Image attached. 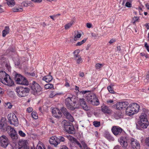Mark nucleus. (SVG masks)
<instances>
[{
  "instance_id": "nucleus-1",
  "label": "nucleus",
  "mask_w": 149,
  "mask_h": 149,
  "mask_svg": "<svg viewBox=\"0 0 149 149\" xmlns=\"http://www.w3.org/2000/svg\"><path fill=\"white\" fill-rule=\"evenodd\" d=\"M0 81L3 84L10 86L13 84V81L9 75L3 71H0Z\"/></svg>"
},
{
  "instance_id": "nucleus-2",
  "label": "nucleus",
  "mask_w": 149,
  "mask_h": 149,
  "mask_svg": "<svg viewBox=\"0 0 149 149\" xmlns=\"http://www.w3.org/2000/svg\"><path fill=\"white\" fill-rule=\"evenodd\" d=\"M141 111L142 113L140 115V127L143 128H146L149 125L146 114L147 112L145 108H143Z\"/></svg>"
},
{
  "instance_id": "nucleus-3",
  "label": "nucleus",
  "mask_w": 149,
  "mask_h": 149,
  "mask_svg": "<svg viewBox=\"0 0 149 149\" xmlns=\"http://www.w3.org/2000/svg\"><path fill=\"white\" fill-rule=\"evenodd\" d=\"M77 103L76 99L74 97H68L65 100V104L68 109L74 110L77 107L75 104Z\"/></svg>"
},
{
  "instance_id": "nucleus-4",
  "label": "nucleus",
  "mask_w": 149,
  "mask_h": 149,
  "mask_svg": "<svg viewBox=\"0 0 149 149\" xmlns=\"http://www.w3.org/2000/svg\"><path fill=\"white\" fill-rule=\"evenodd\" d=\"M29 89L28 88L18 87L16 88V91L17 95L20 97H25L29 93Z\"/></svg>"
},
{
  "instance_id": "nucleus-5",
  "label": "nucleus",
  "mask_w": 149,
  "mask_h": 149,
  "mask_svg": "<svg viewBox=\"0 0 149 149\" xmlns=\"http://www.w3.org/2000/svg\"><path fill=\"white\" fill-rule=\"evenodd\" d=\"M86 99L89 103L93 105L97 106L99 104V100L94 94L91 93L88 94L86 96Z\"/></svg>"
},
{
  "instance_id": "nucleus-6",
  "label": "nucleus",
  "mask_w": 149,
  "mask_h": 149,
  "mask_svg": "<svg viewBox=\"0 0 149 149\" xmlns=\"http://www.w3.org/2000/svg\"><path fill=\"white\" fill-rule=\"evenodd\" d=\"M62 124L63 125V127L65 131L68 133L74 134L75 133L74 128L71 123H70L66 120L63 121Z\"/></svg>"
},
{
  "instance_id": "nucleus-7",
  "label": "nucleus",
  "mask_w": 149,
  "mask_h": 149,
  "mask_svg": "<svg viewBox=\"0 0 149 149\" xmlns=\"http://www.w3.org/2000/svg\"><path fill=\"white\" fill-rule=\"evenodd\" d=\"M14 79L18 84L24 85H28V82L27 79L19 74L15 73Z\"/></svg>"
},
{
  "instance_id": "nucleus-8",
  "label": "nucleus",
  "mask_w": 149,
  "mask_h": 149,
  "mask_svg": "<svg viewBox=\"0 0 149 149\" xmlns=\"http://www.w3.org/2000/svg\"><path fill=\"white\" fill-rule=\"evenodd\" d=\"M32 93L34 95L40 94L42 91V88L35 81H33L31 85Z\"/></svg>"
},
{
  "instance_id": "nucleus-9",
  "label": "nucleus",
  "mask_w": 149,
  "mask_h": 149,
  "mask_svg": "<svg viewBox=\"0 0 149 149\" xmlns=\"http://www.w3.org/2000/svg\"><path fill=\"white\" fill-rule=\"evenodd\" d=\"M8 118L10 124L15 126L18 125L19 123L18 120L14 113H10L8 114Z\"/></svg>"
},
{
  "instance_id": "nucleus-10",
  "label": "nucleus",
  "mask_w": 149,
  "mask_h": 149,
  "mask_svg": "<svg viewBox=\"0 0 149 149\" xmlns=\"http://www.w3.org/2000/svg\"><path fill=\"white\" fill-rule=\"evenodd\" d=\"M128 142L133 149H140V144L136 139L131 138L129 139Z\"/></svg>"
},
{
  "instance_id": "nucleus-11",
  "label": "nucleus",
  "mask_w": 149,
  "mask_h": 149,
  "mask_svg": "<svg viewBox=\"0 0 149 149\" xmlns=\"http://www.w3.org/2000/svg\"><path fill=\"white\" fill-rule=\"evenodd\" d=\"M111 130L113 134L116 136L121 135L124 132V130L122 128L118 126H113Z\"/></svg>"
},
{
  "instance_id": "nucleus-12",
  "label": "nucleus",
  "mask_w": 149,
  "mask_h": 149,
  "mask_svg": "<svg viewBox=\"0 0 149 149\" xmlns=\"http://www.w3.org/2000/svg\"><path fill=\"white\" fill-rule=\"evenodd\" d=\"M61 111L67 119L71 122L73 121L74 120L73 117L71 114L67 111V109L65 108L62 107L61 109Z\"/></svg>"
},
{
  "instance_id": "nucleus-13",
  "label": "nucleus",
  "mask_w": 149,
  "mask_h": 149,
  "mask_svg": "<svg viewBox=\"0 0 149 149\" xmlns=\"http://www.w3.org/2000/svg\"><path fill=\"white\" fill-rule=\"evenodd\" d=\"M8 144V139L6 136L3 135L0 137V145L1 146L6 148Z\"/></svg>"
},
{
  "instance_id": "nucleus-14",
  "label": "nucleus",
  "mask_w": 149,
  "mask_h": 149,
  "mask_svg": "<svg viewBox=\"0 0 149 149\" xmlns=\"http://www.w3.org/2000/svg\"><path fill=\"white\" fill-rule=\"evenodd\" d=\"M7 129H10V131L9 135L12 139L16 141L18 138V135L15 130L10 126L7 127Z\"/></svg>"
},
{
  "instance_id": "nucleus-15",
  "label": "nucleus",
  "mask_w": 149,
  "mask_h": 149,
  "mask_svg": "<svg viewBox=\"0 0 149 149\" xmlns=\"http://www.w3.org/2000/svg\"><path fill=\"white\" fill-rule=\"evenodd\" d=\"M118 141L124 148H126L128 146L127 139L125 136H121L118 139Z\"/></svg>"
},
{
  "instance_id": "nucleus-16",
  "label": "nucleus",
  "mask_w": 149,
  "mask_h": 149,
  "mask_svg": "<svg viewBox=\"0 0 149 149\" xmlns=\"http://www.w3.org/2000/svg\"><path fill=\"white\" fill-rule=\"evenodd\" d=\"M52 113L54 117L57 118H59L62 116V114L61 111L56 108L52 109Z\"/></svg>"
},
{
  "instance_id": "nucleus-17",
  "label": "nucleus",
  "mask_w": 149,
  "mask_h": 149,
  "mask_svg": "<svg viewBox=\"0 0 149 149\" xmlns=\"http://www.w3.org/2000/svg\"><path fill=\"white\" fill-rule=\"evenodd\" d=\"M128 103L127 102H120L117 103L115 105V107L117 109H120L123 108H126L128 104Z\"/></svg>"
},
{
  "instance_id": "nucleus-18",
  "label": "nucleus",
  "mask_w": 149,
  "mask_h": 149,
  "mask_svg": "<svg viewBox=\"0 0 149 149\" xmlns=\"http://www.w3.org/2000/svg\"><path fill=\"white\" fill-rule=\"evenodd\" d=\"M66 137L72 143L75 142L80 149H82L81 143H80L78 141H77L76 139L70 135H67Z\"/></svg>"
},
{
  "instance_id": "nucleus-19",
  "label": "nucleus",
  "mask_w": 149,
  "mask_h": 149,
  "mask_svg": "<svg viewBox=\"0 0 149 149\" xmlns=\"http://www.w3.org/2000/svg\"><path fill=\"white\" fill-rule=\"evenodd\" d=\"M129 106L130 107L131 110L134 111V114L138 112L139 110L140 107L136 103H133L130 104Z\"/></svg>"
},
{
  "instance_id": "nucleus-20",
  "label": "nucleus",
  "mask_w": 149,
  "mask_h": 149,
  "mask_svg": "<svg viewBox=\"0 0 149 149\" xmlns=\"http://www.w3.org/2000/svg\"><path fill=\"white\" fill-rule=\"evenodd\" d=\"M129 106L130 107L131 110L134 111V114L138 112L139 110L140 107L136 103H133L130 104Z\"/></svg>"
},
{
  "instance_id": "nucleus-21",
  "label": "nucleus",
  "mask_w": 149,
  "mask_h": 149,
  "mask_svg": "<svg viewBox=\"0 0 149 149\" xmlns=\"http://www.w3.org/2000/svg\"><path fill=\"white\" fill-rule=\"evenodd\" d=\"M58 141V137L54 136L50 138L49 142L50 144L56 146L59 144V141Z\"/></svg>"
},
{
  "instance_id": "nucleus-22",
  "label": "nucleus",
  "mask_w": 149,
  "mask_h": 149,
  "mask_svg": "<svg viewBox=\"0 0 149 149\" xmlns=\"http://www.w3.org/2000/svg\"><path fill=\"white\" fill-rule=\"evenodd\" d=\"M7 125L6 119L2 118L1 119L0 122V128L1 129H4L5 126Z\"/></svg>"
},
{
  "instance_id": "nucleus-23",
  "label": "nucleus",
  "mask_w": 149,
  "mask_h": 149,
  "mask_svg": "<svg viewBox=\"0 0 149 149\" xmlns=\"http://www.w3.org/2000/svg\"><path fill=\"white\" fill-rule=\"evenodd\" d=\"M74 56L77 63L79 65L82 63V60L81 56L79 55H78V54H75Z\"/></svg>"
},
{
  "instance_id": "nucleus-24",
  "label": "nucleus",
  "mask_w": 149,
  "mask_h": 149,
  "mask_svg": "<svg viewBox=\"0 0 149 149\" xmlns=\"http://www.w3.org/2000/svg\"><path fill=\"white\" fill-rule=\"evenodd\" d=\"M102 111L105 113H109L111 112V110L107 106L103 105L101 107Z\"/></svg>"
},
{
  "instance_id": "nucleus-25",
  "label": "nucleus",
  "mask_w": 149,
  "mask_h": 149,
  "mask_svg": "<svg viewBox=\"0 0 149 149\" xmlns=\"http://www.w3.org/2000/svg\"><path fill=\"white\" fill-rule=\"evenodd\" d=\"M51 72H49V75L44 77L42 79L43 80L47 82H50L52 79V77L50 75Z\"/></svg>"
},
{
  "instance_id": "nucleus-26",
  "label": "nucleus",
  "mask_w": 149,
  "mask_h": 149,
  "mask_svg": "<svg viewBox=\"0 0 149 149\" xmlns=\"http://www.w3.org/2000/svg\"><path fill=\"white\" fill-rule=\"evenodd\" d=\"M104 136L110 141H114V138L108 132H105Z\"/></svg>"
},
{
  "instance_id": "nucleus-27",
  "label": "nucleus",
  "mask_w": 149,
  "mask_h": 149,
  "mask_svg": "<svg viewBox=\"0 0 149 149\" xmlns=\"http://www.w3.org/2000/svg\"><path fill=\"white\" fill-rule=\"evenodd\" d=\"M114 116V118L116 119L123 118V114L121 111L115 113Z\"/></svg>"
},
{
  "instance_id": "nucleus-28",
  "label": "nucleus",
  "mask_w": 149,
  "mask_h": 149,
  "mask_svg": "<svg viewBox=\"0 0 149 149\" xmlns=\"http://www.w3.org/2000/svg\"><path fill=\"white\" fill-rule=\"evenodd\" d=\"M19 149H29L28 146L26 144L22 142L19 143Z\"/></svg>"
},
{
  "instance_id": "nucleus-29",
  "label": "nucleus",
  "mask_w": 149,
  "mask_h": 149,
  "mask_svg": "<svg viewBox=\"0 0 149 149\" xmlns=\"http://www.w3.org/2000/svg\"><path fill=\"white\" fill-rule=\"evenodd\" d=\"M9 32V28L8 26L5 27V29L2 31V36L3 37H5L6 35L8 34Z\"/></svg>"
},
{
  "instance_id": "nucleus-30",
  "label": "nucleus",
  "mask_w": 149,
  "mask_h": 149,
  "mask_svg": "<svg viewBox=\"0 0 149 149\" xmlns=\"http://www.w3.org/2000/svg\"><path fill=\"white\" fill-rule=\"evenodd\" d=\"M126 113L127 115L130 116L134 114V111L131 109L130 107L128 106L126 110Z\"/></svg>"
},
{
  "instance_id": "nucleus-31",
  "label": "nucleus",
  "mask_w": 149,
  "mask_h": 149,
  "mask_svg": "<svg viewBox=\"0 0 149 149\" xmlns=\"http://www.w3.org/2000/svg\"><path fill=\"white\" fill-rule=\"evenodd\" d=\"M36 149H45L43 143L41 142H39L37 145Z\"/></svg>"
},
{
  "instance_id": "nucleus-32",
  "label": "nucleus",
  "mask_w": 149,
  "mask_h": 149,
  "mask_svg": "<svg viewBox=\"0 0 149 149\" xmlns=\"http://www.w3.org/2000/svg\"><path fill=\"white\" fill-rule=\"evenodd\" d=\"M14 0H7V4L10 7L13 6L15 5Z\"/></svg>"
},
{
  "instance_id": "nucleus-33",
  "label": "nucleus",
  "mask_w": 149,
  "mask_h": 149,
  "mask_svg": "<svg viewBox=\"0 0 149 149\" xmlns=\"http://www.w3.org/2000/svg\"><path fill=\"white\" fill-rule=\"evenodd\" d=\"M132 0H127L125 2H124V0L123 1V3H124L126 2L125 6L127 7L130 8L131 7L132 4L131 3V1Z\"/></svg>"
},
{
  "instance_id": "nucleus-34",
  "label": "nucleus",
  "mask_w": 149,
  "mask_h": 149,
  "mask_svg": "<svg viewBox=\"0 0 149 149\" xmlns=\"http://www.w3.org/2000/svg\"><path fill=\"white\" fill-rule=\"evenodd\" d=\"M74 33L76 36L74 37H80L83 34L82 32H79L77 31H75Z\"/></svg>"
},
{
  "instance_id": "nucleus-35",
  "label": "nucleus",
  "mask_w": 149,
  "mask_h": 149,
  "mask_svg": "<svg viewBox=\"0 0 149 149\" xmlns=\"http://www.w3.org/2000/svg\"><path fill=\"white\" fill-rule=\"evenodd\" d=\"M23 10L22 8H19L16 7H14L13 9V12H22Z\"/></svg>"
},
{
  "instance_id": "nucleus-36",
  "label": "nucleus",
  "mask_w": 149,
  "mask_h": 149,
  "mask_svg": "<svg viewBox=\"0 0 149 149\" xmlns=\"http://www.w3.org/2000/svg\"><path fill=\"white\" fill-rule=\"evenodd\" d=\"M53 87V85L50 84H47L45 85V88L46 89H51Z\"/></svg>"
},
{
  "instance_id": "nucleus-37",
  "label": "nucleus",
  "mask_w": 149,
  "mask_h": 149,
  "mask_svg": "<svg viewBox=\"0 0 149 149\" xmlns=\"http://www.w3.org/2000/svg\"><path fill=\"white\" fill-rule=\"evenodd\" d=\"M81 143L82 148H83L84 149H90L87 147V146L84 141H81ZM82 149H83V148H82Z\"/></svg>"
},
{
  "instance_id": "nucleus-38",
  "label": "nucleus",
  "mask_w": 149,
  "mask_h": 149,
  "mask_svg": "<svg viewBox=\"0 0 149 149\" xmlns=\"http://www.w3.org/2000/svg\"><path fill=\"white\" fill-rule=\"evenodd\" d=\"M32 117L34 119H37L38 118V116L37 113L34 111H33L31 113Z\"/></svg>"
},
{
  "instance_id": "nucleus-39",
  "label": "nucleus",
  "mask_w": 149,
  "mask_h": 149,
  "mask_svg": "<svg viewBox=\"0 0 149 149\" xmlns=\"http://www.w3.org/2000/svg\"><path fill=\"white\" fill-rule=\"evenodd\" d=\"M73 24L72 22H70L66 24L65 26V29H68L72 26Z\"/></svg>"
},
{
  "instance_id": "nucleus-40",
  "label": "nucleus",
  "mask_w": 149,
  "mask_h": 149,
  "mask_svg": "<svg viewBox=\"0 0 149 149\" xmlns=\"http://www.w3.org/2000/svg\"><path fill=\"white\" fill-rule=\"evenodd\" d=\"M30 2L27 1H26L23 2L22 3V5L25 7H27L29 5Z\"/></svg>"
},
{
  "instance_id": "nucleus-41",
  "label": "nucleus",
  "mask_w": 149,
  "mask_h": 149,
  "mask_svg": "<svg viewBox=\"0 0 149 149\" xmlns=\"http://www.w3.org/2000/svg\"><path fill=\"white\" fill-rule=\"evenodd\" d=\"M93 125L96 127H99L100 125V122L97 121H94L93 122Z\"/></svg>"
},
{
  "instance_id": "nucleus-42",
  "label": "nucleus",
  "mask_w": 149,
  "mask_h": 149,
  "mask_svg": "<svg viewBox=\"0 0 149 149\" xmlns=\"http://www.w3.org/2000/svg\"><path fill=\"white\" fill-rule=\"evenodd\" d=\"M81 106L82 107L83 109L87 111L88 110V107L86 103L83 104L81 105Z\"/></svg>"
},
{
  "instance_id": "nucleus-43",
  "label": "nucleus",
  "mask_w": 149,
  "mask_h": 149,
  "mask_svg": "<svg viewBox=\"0 0 149 149\" xmlns=\"http://www.w3.org/2000/svg\"><path fill=\"white\" fill-rule=\"evenodd\" d=\"M58 138L59 143H60V142H64L65 141V139L62 136H59L58 137Z\"/></svg>"
},
{
  "instance_id": "nucleus-44",
  "label": "nucleus",
  "mask_w": 149,
  "mask_h": 149,
  "mask_svg": "<svg viewBox=\"0 0 149 149\" xmlns=\"http://www.w3.org/2000/svg\"><path fill=\"white\" fill-rule=\"evenodd\" d=\"M107 89L110 93H114V91L111 86H108L107 87Z\"/></svg>"
},
{
  "instance_id": "nucleus-45",
  "label": "nucleus",
  "mask_w": 149,
  "mask_h": 149,
  "mask_svg": "<svg viewBox=\"0 0 149 149\" xmlns=\"http://www.w3.org/2000/svg\"><path fill=\"white\" fill-rule=\"evenodd\" d=\"M18 133L22 137H24L26 135L21 130L19 131Z\"/></svg>"
},
{
  "instance_id": "nucleus-46",
  "label": "nucleus",
  "mask_w": 149,
  "mask_h": 149,
  "mask_svg": "<svg viewBox=\"0 0 149 149\" xmlns=\"http://www.w3.org/2000/svg\"><path fill=\"white\" fill-rule=\"evenodd\" d=\"M139 17H134L133 18V19H132V22L133 24L135 23V22H136V21H137L138 19H139Z\"/></svg>"
},
{
  "instance_id": "nucleus-47",
  "label": "nucleus",
  "mask_w": 149,
  "mask_h": 149,
  "mask_svg": "<svg viewBox=\"0 0 149 149\" xmlns=\"http://www.w3.org/2000/svg\"><path fill=\"white\" fill-rule=\"evenodd\" d=\"M102 66V64L100 63H97L95 65V67L97 69H100Z\"/></svg>"
},
{
  "instance_id": "nucleus-48",
  "label": "nucleus",
  "mask_w": 149,
  "mask_h": 149,
  "mask_svg": "<svg viewBox=\"0 0 149 149\" xmlns=\"http://www.w3.org/2000/svg\"><path fill=\"white\" fill-rule=\"evenodd\" d=\"M79 102L81 106L84 104V103H86L83 99H79Z\"/></svg>"
},
{
  "instance_id": "nucleus-49",
  "label": "nucleus",
  "mask_w": 149,
  "mask_h": 149,
  "mask_svg": "<svg viewBox=\"0 0 149 149\" xmlns=\"http://www.w3.org/2000/svg\"><path fill=\"white\" fill-rule=\"evenodd\" d=\"M144 46L147 49L148 51L149 52V46L148 45L147 42H146L145 43Z\"/></svg>"
},
{
  "instance_id": "nucleus-50",
  "label": "nucleus",
  "mask_w": 149,
  "mask_h": 149,
  "mask_svg": "<svg viewBox=\"0 0 149 149\" xmlns=\"http://www.w3.org/2000/svg\"><path fill=\"white\" fill-rule=\"evenodd\" d=\"M136 127L137 129H140V121H138L136 123Z\"/></svg>"
},
{
  "instance_id": "nucleus-51",
  "label": "nucleus",
  "mask_w": 149,
  "mask_h": 149,
  "mask_svg": "<svg viewBox=\"0 0 149 149\" xmlns=\"http://www.w3.org/2000/svg\"><path fill=\"white\" fill-rule=\"evenodd\" d=\"M33 110V109L32 107H28L26 111L28 112L29 113L32 112Z\"/></svg>"
},
{
  "instance_id": "nucleus-52",
  "label": "nucleus",
  "mask_w": 149,
  "mask_h": 149,
  "mask_svg": "<svg viewBox=\"0 0 149 149\" xmlns=\"http://www.w3.org/2000/svg\"><path fill=\"white\" fill-rule=\"evenodd\" d=\"M57 94L56 93L54 92H52L51 94L50 95V97L51 98L53 97L55 95Z\"/></svg>"
},
{
  "instance_id": "nucleus-53",
  "label": "nucleus",
  "mask_w": 149,
  "mask_h": 149,
  "mask_svg": "<svg viewBox=\"0 0 149 149\" xmlns=\"http://www.w3.org/2000/svg\"><path fill=\"white\" fill-rule=\"evenodd\" d=\"M6 105L7 106L8 108L9 109L11 108L12 107V105L10 103H7Z\"/></svg>"
},
{
  "instance_id": "nucleus-54",
  "label": "nucleus",
  "mask_w": 149,
  "mask_h": 149,
  "mask_svg": "<svg viewBox=\"0 0 149 149\" xmlns=\"http://www.w3.org/2000/svg\"><path fill=\"white\" fill-rule=\"evenodd\" d=\"M116 40L115 38H113L110 40L109 42V43L111 44L113 43Z\"/></svg>"
},
{
  "instance_id": "nucleus-55",
  "label": "nucleus",
  "mask_w": 149,
  "mask_h": 149,
  "mask_svg": "<svg viewBox=\"0 0 149 149\" xmlns=\"http://www.w3.org/2000/svg\"><path fill=\"white\" fill-rule=\"evenodd\" d=\"M36 3H40L42 1V0H31Z\"/></svg>"
},
{
  "instance_id": "nucleus-56",
  "label": "nucleus",
  "mask_w": 149,
  "mask_h": 149,
  "mask_svg": "<svg viewBox=\"0 0 149 149\" xmlns=\"http://www.w3.org/2000/svg\"><path fill=\"white\" fill-rule=\"evenodd\" d=\"M97 34L96 33H91V36L93 37H97Z\"/></svg>"
},
{
  "instance_id": "nucleus-57",
  "label": "nucleus",
  "mask_w": 149,
  "mask_h": 149,
  "mask_svg": "<svg viewBox=\"0 0 149 149\" xmlns=\"http://www.w3.org/2000/svg\"><path fill=\"white\" fill-rule=\"evenodd\" d=\"M86 26L88 28H90L92 26V24H91L87 23L86 24Z\"/></svg>"
},
{
  "instance_id": "nucleus-58",
  "label": "nucleus",
  "mask_w": 149,
  "mask_h": 149,
  "mask_svg": "<svg viewBox=\"0 0 149 149\" xmlns=\"http://www.w3.org/2000/svg\"><path fill=\"white\" fill-rule=\"evenodd\" d=\"M5 66L8 70H10V66L9 64H6Z\"/></svg>"
},
{
  "instance_id": "nucleus-59",
  "label": "nucleus",
  "mask_w": 149,
  "mask_h": 149,
  "mask_svg": "<svg viewBox=\"0 0 149 149\" xmlns=\"http://www.w3.org/2000/svg\"><path fill=\"white\" fill-rule=\"evenodd\" d=\"M79 76L80 77H82L84 76V73L83 72H80Z\"/></svg>"
},
{
  "instance_id": "nucleus-60",
  "label": "nucleus",
  "mask_w": 149,
  "mask_h": 149,
  "mask_svg": "<svg viewBox=\"0 0 149 149\" xmlns=\"http://www.w3.org/2000/svg\"><path fill=\"white\" fill-rule=\"evenodd\" d=\"M60 149H69L68 148L65 146L63 145L62 146Z\"/></svg>"
},
{
  "instance_id": "nucleus-61",
  "label": "nucleus",
  "mask_w": 149,
  "mask_h": 149,
  "mask_svg": "<svg viewBox=\"0 0 149 149\" xmlns=\"http://www.w3.org/2000/svg\"><path fill=\"white\" fill-rule=\"evenodd\" d=\"M146 142L148 144V146H149V137L146 139Z\"/></svg>"
},
{
  "instance_id": "nucleus-62",
  "label": "nucleus",
  "mask_w": 149,
  "mask_h": 149,
  "mask_svg": "<svg viewBox=\"0 0 149 149\" xmlns=\"http://www.w3.org/2000/svg\"><path fill=\"white\" fill-rule=\"evenodd\" d=\"M28 75H29L32 77H34L35 76V74L34 72H32L31 73H29Z\"/></svg>"
},
{
  "instance_id": "nucleus-63",
  "label": "nucleus",
  "mask_w": 149,
  "mask_h": 149,
  "mask_svg": "<svg viewBox=\"0 0 149 149\" xmlns=\"http://www.w3.org/2000/svg\"><path fill=\"white\" fill-rule=\"evenodd\" d=\"M87 40V38H84L83 40H82L81 42L82 44L85 42Z\"/></svg>"
},
{
  "instance_id": "nucleus-64",
  "label": "nucleus",
  "mask_w": 149,
  "mask_h": 149,
  "mask_svg": "<svg viewBox=\"0 0 149 149\" xmlns=\"http://www.w3.org/2000/svg\"><path fill=\"white\" fill-rule=\"evenodd\" d=\"M4 93V92L3 91V89L0 87V94H3Z\"/></svg>"
}]
</instances>
